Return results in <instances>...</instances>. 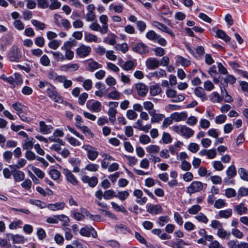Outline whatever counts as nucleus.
Returning <instances> with one entry per match:
<instances>
[{
    "label": "nucleus",
    "instance_id": "obj_1",
    "mask_svg": "<svg viewBox=\"0 0 248 248\" xmlns=\"http://www.w3.org/2000/svg\"><path fill=\"white\" fill-rule=\"evenodd\" d=\"M82 148L87 152L88 158L91 161H94L98 156L99 153L97 149L89 144L84 145Z\"/></svg>",
    "mask_w": 248,
    "mask_h": 248
},
{
    "label": "nucleus",
    "instance_id": "obj_2",
    "mask_svg": "<svg viewBox=\"0 0 248 248\" xmlns=\"http://www.w3.org/2000/svg\"><path fill=\"white\" fill-rule=\"evenodd\" d=\"M166 94L168 98H171L172 102H180L184 100L185 97L182 94H177L176 91L168 87L166 91Z\"/></svg>",
    "mask_w": 248,
    "mask_h": 248
},
{
    "label": "nucleus",
    "instance_id": "obj_3",
    "mask_svg": "<svg viewBox=\"0 0 248 248\" xmlns=\"http://www.w3.org/2000/svg\"><path fill=\"white\" fill-rule=\"evenodd\" d=\"M205 184H202L200 181H193L191 183L187 188V192L189 194H192L202 191Z\"/></svg>",
    "mask_w": 248,
    "mask_h": 248
},
{
    "label": "nucleus",
    "instance_id": "obj_4",
    "mask_svg": "<svg viewBox=\"0 0 248 248\" xmlns=\"http://www.w3.org/2000/svg\"><path fill=\"white\" fill-rule=\"evenodd\" d=\"M76 51L77 56L81 58H84L90 54L91 51V47L82 44L77 48Z\"/></svg>",
    "mask_w": 248,
    "mask_h": 248
},
{
    "label": "nucleus",
    "instance_id": "obj_5",
    "mask_svg": "<svg viewBox=\"0 0 248 248\" xmlns=\"http://www.w3.org/2000/svg\"><path fill=\"white\" fill-rule=\"evenodd\" d=\"M62 173L69 183L74 186L78 185V181L70 170L67 169H63Z\"/></svg>",
    "mask_w": 248,
    "mask_h": 248
},
{
    "label": "nucleus",
    "instance_id": "obj_6",
    "mask_svg": "<svg viewBox=\"0 0 248 248\" xmlns=\"http://www.w3.org/2000/svg\"><path fill=\"white\" fill-rule=\"evenodd\" d=\"M27 108L20 103H16V114H17L21 120L26 122L28 121V118L26 116L25 112Z\"/></svg>",
    "mask_w": 248,
    "mask_h": 248
},
{
    "label": "nucleus",
    "instance_id": "obj_7",
    "mask_svg": "<svg viewBox=\"0 0 248 248\" xmlns=\"http://www.w3.org/2000/svg\"><path fill=\"white\" fill-rule=\"evenodd\" d=\"M95 87L97 90L95 92V95L99 97H102L107 95L108 91L105 89V85L101 82H96L95 84Z\"/></svg>",
    "mask_w": 248,
    "mask_h": 248
},
{
    "label": "nucleus",
    "instance_id": "obj_8",
    "mask_svg": "<svg viewBox=\"0 0 248 248\" xmlns=\"http://www.w3.org/2000/svg\"><path fill=\"white\" fill-rule=\"evenodd\" d=\"M48 96L54 101L61 103L63 99L62 97L53 89H48L46 91Z\"/></svg>",
    "mask_w": 248,
    "mask_h": 248
},
{
    "label": "nucleus",
    "instance_id": "obj_9",
    "mask_svg": "<svg viewBox=\"0 0 248 248\" xmlns=\"http://www.w3.org/2000/svg\"><path fill=\"white\" fill-rule=\"evenodd\" d=\"M135 90L140 96H145L148 91V87L143 83H139L135 85Z\"/></svg>",
    "mask_w": 248,
    "mask_h": 248
},
{
    "label": "nucleus",
    "instance_id": "obj_10",
    "mask_svg": "<svg viewBox=\"0 0 248 248\" xmlns=\"http://www.w3.org/2000/svg\"><path fill=\"white\" fill-rule=\"evenodd\" d=\"M147 212L152 215L161 214L163 209L160 204H149L146 205Z\"/></svg>",
    "mask_w": 248,
    "mask_h": 248
},
{
    "label": "nucleus",
    "instance_id": "obj_11",
    "mask_svg": "<svg viewBox=\"0 0 248 248\" xmlns=\"http://www.w3.org/2000/svg\"><path fill=\"white\" fill-rule=\"evenodd\" d=\"M132 50L140 54H147L149 52L148 47L143 43H139L133 47Z\"/></svg>",
    "mask_w": 248,
    "mask_h": 248
},
{
    "label": "nucleus",
    "instance_id": "obj_12",
    "mask_svg": "<svg viewBox=\"0 0 248 248\" xmlns=\"http://www.w3.org/2000/svg\"><path fill=\"white\" fill-rule=\"evenodd\" d=\"M133 195L138 199L136 201L138 203L143 205L146 202L147 198L146 197H142L143 192L141 190L135 189L133 192Z\"/></svg>",
    "mask_w": 248,
    "mask_h": 248
},
{
    "label": "nucleus",
    "instance_id": "obj_13",
    "mask_svg": "<svg viewBox=\"0 0 248 248\" xmlns=\"http://www.w3.org/2000/svg\"><path fill=\"white\" fill-rule=\"evenodd\" d=\"M16 166L9 165L8 168H4L3 170V173L4 177L6 179L10 178L12 175L16 179Z\"/></svg>",
    "mask_w": 248,
    "mask_h": 248
},
{
    "label": "nucleus",
    "instance_id": "obj_14",
    "mask_svg": "<svg viewBox=\"0 0 248 248\" xmlns=\"http://www.w3.org/2000/svg\"><path fill=\"white\" fill-rule=\"evenodd\" d=\"M86 106L90 110L94 112H99L101 110V104L98 101H94L91 104L88 101Z\"/></svg>",
    "mask_w": 248,
    "mask_h": 248
},
{
    "label": "nucleus",
    "instance_id": "obj_15",
    "mask_svg": "<svg viewBox=\"0 0 248 248\" xmlns=\"http://www.w3.org/2000/svg\"><path fill=\"white\" fill-rule=\"evenodd\" d=\"M159 64V62L154 58H148L145 62L147 68L150 70H153L157 68Z\"/></svg>",
    "mask_w": 248,
    "mask_h": 248
},
{
    "label": "nucleus",
    "instance_id": "obj_16",
    "mask_svg": "<svg viewBox=\"0 0 248 248\" xmlns=\"http://www.w3.org/2000/svg\"><path fill=\"white\" fill-rule=\"evenodd\" d=\"M53 127L51 125H46L44 121L39 122L40 132L44 134H48L50 133Z\"/></svg>",
    "mask_w": 248,
    "mask_h": 248
},
{
    "label": "nucleus",
    "instance_id": "obj_17",
    "mask_svg": "<svg viewBox=\"0 0 248 248\" xmlns=\"http://www.w3.org/2000/svg\"><path fill=\"white\" fill-rule=\"evenodd\" d=\"M150 115L151 116V122L153 124L159 123L165 118L164 114L156 113L155 110H152V112H150Z\"/></svg>",
    "mask_w": 248,
    "mask_h": 248
},
{
    "label": "nucleus",
    "instance_id": "obj_18",
    "mask_svg": "<svg viewBox=\"0 0 248 248\" xmlns=\"http://www.w3.org/2000/svg\"><path fill=\"white\" fill-rule=\"evenodd\" d=\"M195 95L200 98L202 102L207 99V95L204 91V89L201 87H196L194 91Z\"/></svg>",
    "mask_w": 248,
    "mask_h": 248
},
{
    "label": "nucleus",
    "instance_id": "obj_19",
    "mask_svg": "<svg viewBox=\"0 0 248 248\" xmlns=\"http://www.w3.org/2000/svg\"><path fill=\"white\" fill-rule=\"evenodd\" d=\"M172 119L175 122L185 121L187 119V115L186 112H175L171 114Z\"/></svg>",
    "mask_w": 248,
    "mask_h": 248
},
{
    "label": "nucleus",
    "instance_id": "obj_20",
    "mask_svg": "<svg viewBox=\"0 0 248 248\" xmlns=\"http://www.w3.org/2000/svg\"><path fill=\"white\" fill-rule=\"evenodd\" d=\"M65 206L64 202H57L55 203L48 204L46 207L50 210L57 211L63 210Z\"/></svg>",
    "mask_w": 248,
    "mask_h": 248
},
{
    "label": "nucleus",
    "instance_id": "obj_21",
    "mask_svg": "<svg viewBox=\"0 0 248 248\" xmlns=\"http://www.w3.org/2000/svg\"><path fill=\"white\" fill-rule=\"evenodd\" d=\"M86 62L88 66L89 70L92 72L102 67V65L101 64L95 61H94L92 59L87 61Z\"/></svg>",
    "mask_w": 248,
    "mask_h": 248
},
{
    "label": "nucleus",
    "instance_id": "obj_22",
    "mask_svg": "<svg viewBox=\"0 0 248 248\" xmlns=\"http://www.w3.org/2000/svg\"><path fill=\"white\" fill-rule=\"evenodd\" d=\"M194 134V131L191 128L186 126L182 125V129L181 135L186 139H188Z\"/></svg>",
    "mask_w": 248,
    "mask_h": 248
},
{
    "label": "nucleus",
    "instance_id": "obj_23",
    "mask_svg": "<svg viewBox=\"0 0 248 248\" xmlns=\"http://www.w3.org/2000/svg\"><path fill=\"white\" fill-rule=\"evenodd\" d=\"M100 22L102 24V31L107 33L108 30V17L106 15H103L99 17Z\"/></svg>",
    "mask_w": 248,
    "mask_h": 248
},
{
    "label": "nucleus",
    "instance_id": "obj_24",
    "mask_svg": "<svg viewBox=\"0 0 248 248\" xmlns=\"http://www.w3.org/2000/svg\"><path fill=\"white\" fill-rule=\"evenodd\" d=\"M69 163L73 167V172H78L80 171L79 166L80 164V160L78 158H71L69 159Z\"/></svg>",
    "mask_w": 248,
    "mask_h": 248
},
{
    "label": "nucleus",
    "instance_id": "obj_25",
    "mask_svg": "<svg viewBox=\"0 0 248 248\" xmlns=\"http://www.w3.org/2000/svg\"><path fill=\"white\" fill-rule=\"evenodd\" d=\"M137 65L136 60H129L126 61L122 66V67L124 70L129 71L133 70Z\"/></svg>",
    "mask_w": 248,
    "mask_h": 248
},
{
    "label": "nucleus",
    "instance_id": "obj_26",
    "mask_svg": "<svg viewBox=\"0 0 248 248\" xmlns=\"http://www.w3.org/2000/svg\"><path fill=\"white\" fill-rule=\"evenodd\" d=\"M234 210L239 215H242L247 213L248 209L246 206H245L244 203H241L239 204L234 206Z\"/></svg>",
    "mask_w": 248,
    "mask_h": 248
},
{
    "label": "nucleus",
    "instance_id": "obj_27",
    "mask_svg": "<svg viewBox=\"0 0 248 248\" xmlns=\"http://www.w3.org/2000/svg\"><path fill=\"white\" fill-rule=\"evenodd\" d=\"M117 113V110L114 108H109L107 114L109 117V120L111 123L114 124L116 121V115Z\"/></svg>",
    "mask_w": 248,
    "mask_h": 248
},
{
    "label": "nucleus",
    "instance_id": "obj_28",
    "mask_svg": "<svg viewBox=\"0 0 248 248\" xmlns=\"http://www.w3.org/2000/svg\"><path fill=\"white\" fill-rule=\"evenodd\" d=\"M77 41L74 39L70 38L68 41L63 43L62 49H71V48L77 45Z\"/></svg>",
    "mask_w": 248,
    "mask_h": 248
},
{
    "label": "nucleus",
    "instance_id": "obj_29",
    "mask_svg": "<svg viewBox=\"0 0 248 248\" xmlns=\"http://www.w3.org/2000/svg\"><path fill=\"white\" fill-rule=\"evenodd\" d=\"M232 214V211L231 209L220 210L218 212V217L221 218H228Z\"/></svg>",
    "mask_w": 248,
    "mask_h": 248
},
{
    "label": "nucleus",
    "instance_id": "obj_30",
    "mask_svg": "<svg viewBox=\"0 0 248 248\" xmlns=\"http://www.w3.org/2000/svg\"><path fill=\"white\" fill-rule=\"evenodd\" d=\"M217 36L226 42H228L231 40V38L222 30L217 29L216 31Z\"/></svg>",
    "mask_w": 248,
    "mask_h": 248
},
{
    "label": "nucleus",
    "instance_id": "obj_31",
    "mask_svg": "<svg viewBox=\"0 0 248 248\" xmlns=\"http://www.w3.org/2000/svg\"><path fill=\"white\" fill-rule=\"evenodd\" d=\"M217 235L222 239H228L230 237V232H227L222 228L217 230Z\"/></svg>",
    "mask_w": 248,
    "mask_h": 248
},
{
    "label": "nucleus",
    "instance_id": "obj_32",
    "mask_svg": "<svg viewBox=\"0 0 248 248\" xmlns=\"http://www.w3.org/2000/svg\"><path fill=\"white\" fill-rule=\"evenodd\" d=\"M222 79L225 83L224 86L225 87L228 86V84H233L236 81V78L232 75H227L225 77L222 78Z\"/></svg>",
    "mask_w": 248,
    "mask_h": 248
},
{
    "label": "nucleus",
    "instance_id": "obj_33",
    "mask_svg": "<svg viewBox=\"0 0 248 248\" xmlns=\"http://www.w3.org/2000/svg\"><path fill=\"white\" fill-rule=\"evenodd\" d=\"M101 155L104 158L101 162V167L103 169H107L108 167V162H106V160H114V159L110 155L105 153L102 154Z\"/></svg>",
    "mask_w": 248,
    "mask_h": 248
},
{
    "label": "nucleus",
    "instance_id": "obj_34",
    "mask_svg": "<svg viewBox=\"0 0 248 248\" xmlns=\"http://www.w3.org/2000/svg\"><path fill=\"white\" fill-rule=\"evenodd\" d=\"M176 63L184 67H187L191 63L189 60L185 59L181 56H178L177 57Z\"/></svg>",
    "mask_w": 248,
    "mask_h": 248
},
{
    "label": "nucleus",
    "instance_id": "obj_35",
    "mask_svg": "<svg viewBox=\"0 0 248 248\" xmlns=\"http://www.w3.org/2000/svg\"><path fill=\"white\" fill-rule=\"evenodd\" d=\"M85 40L87 42H98V38L95 35H94L91 33H87L85 34L84 36Z\"/></svg>",
    "mask_w": 248,
    "mask_h": 248
},
{
    "label": "nucleus",
    "instance_id": "obj_36",
    "mask_svg": "<svg viewBox=\"0 0 248 248\" xmlns=\"http://www.w3.org/2000/svg\"><path fill=\"white\" fill-rule=\"evenodd\" d=\"M146 151L150 154H158L160 151V148L156 145H150L146 147Z\"/></svg>",
    "mask_w": 248,
    "mask_h": 248
},
{
    "label": "nucleus",
    "instance_id": "obj_37",
    "mask_svg": "<svg viewBox=\"0 0 248 248\" xmlns=\"http://www.w3.org/2000/svg\"><path fill=\"white\" fill-rule=\"evenodd\" d=\"M92 230H93V228L92 226L82 228L79 231V233L82 236L89 237L91 235Z\"/></svg>",
    "mask_w": 248,
    "mask_h": 248
},
{
    "label": "nucleus",
    "instance_id": "obj_38",
    "mask_svg": "<svg viewBox=\"0 0 248 248\" xmlns=\"http://www.w3.org/2000/svg\"><path fill=\"white\" fill-rule=\"evenodd\" d=\"M161 88L158 85H155L151 86L150 89V93L152 96H155L161 93Z\"/></svg>",
    "mask_w": 248,
    "mask_h": 248
},
{
    "label": "nucleus",
    "instance_id": "obj_39",
    "mask_svg": "<svg viewBox=\"0 0 248 248\" xmlns=\"http://www.w3.org/2000/svg\"><path fill=\"white\" fill-rule=\"evenodd\" d=\"M210 99L213 103H220L222 100V98L216 92H214L210 94Z\"/></svg>",
    "mask_w": 248,
    "mask_h": 248
},
{
    "label": "nucleus",
    "instance_id": "obj_40",
    "mask_svg": "<svg viewBox=\"0 0 248 248\" xmlns=\"http://www.w3.org/2000/svg\"><path fill=\"white\" fill-rule=\"evenodd\" d=\"M116 197V194L115 191L112 189H109L104 192L103 194V198L105 200H108Z\"/></svg>",
    "mask_w": 248,
    "mask_h": 248
},
{
    "label": "nucleus",
    "instance_id": "obj_41",
    "mask_svg": "<svg viewBox=\"0 0 248 248\" xmlns=\"http://www.w3.org/2000/svg\"><path fill=\"white\" fill-rule=\"evenodd\" d=\"M49 1L50 2L49 8L51 10L59 9L61 6V3L59 1V0H49Z\"/></svg>",
    "mask_w": 248,
    "mask_h": 248
},
{
    "label": "nucleus",
    "instance_id": "obj_42",
    "mask_svg": "<svg viewBox=\"0 0 248 248\" xmlns=\"http://www.w3.org/2000/svg\"><path fill=\"white\" fill-rule=\"evenodd\" d=\"M115 230L117 233L121 234H126L127 232H129L127 227L123 224L117 225L115 226Z\"/></svg>",
    "mask_w": 248,
    "mask_h": 248
},
{
    "label": "nucleus",
    "instance_id": "obj_43",
    "mask_svg": "<svg viewBox=\"0 0 248 248\" xmlns=\"http://www.w3.org/2000/svg\"><path fill=\"white\" fill-rule=\"evenodd\" d=\"M129 196V193L127 191H119L116 194V197L120 200L123 201L125 200Z\"/></svg>",
    "mask_w": 248,
    "mask_h": 248
},
{
    "label": "nucleus",
    "instance_id": "obj_44",
    "mask_svg": "<svg viewBox=\"0 0 248 248\" xmlns=\"http://www.w3.org/2000/svg\"><path fill=\"white\" fill-rule=\"evenodd\" d=\"M170 221V218L168 216H160L158 218L157 223L160 226L162 227Z\"/></svg>",
    "mask_w": 248,
    "mask_h": 248
},
{
    "label": "nucleus",
    "instance_id": "obj_45",
    "mask_svg": "<svg viewBox=\"0 0 248 248\" xmlns=\"http://www.w3.org/2000/svg\"><path fill=\"white\" fill-rule=\"evenodd\" d=\"M227 174L229 179L233 178L236 174V170L234 165L230 166L227 170Z\"/></svg>",
    "mask_w": 248,
    "mask_h": 248
},
{
    "label": "nucleus",
    "instance_id": "obj_46",
    "mask_svg": "<svg viewBox=\"0 0 248 248\" xmlns=\"http://www.w3.org/2000/svg\"><path fill=\"white\" fill-rule=\"evenodd\" d=\"M111 205L112 208L117 212H122L124 213L126 212L125 208L123 205H119L114 202H111Z\"/></svg>",
    "mask_w": 248,
    "mask_h": 248
},
{
    "label": "nucleus",
    "instance_id": "obj_47",
    "mask_svg": "<svg viewBox=\"0 0 248 248\" xmlns=\"http://www.w3.org/2000/svg\"><path fill=\"white\" fill-rule=\"evenodd\" d=\"M61 40H52L48 43V46L53 49H57L61 45Z\"/></svg>",
    "mask_w": 248,
    "mask_h": 248
},
{
    "label": "nucleus",
    "instance_id": "obj_48",
    "mask_svg": "<svg viewBox=\"0 0 248 248\" xmlns=\"http://www.w3.org/2000/svg\"><path fill=\"white\" fill-rule=\"evenodd\" d=\"M50 53L53 55V57L57 61H64V55L60 51H52Z\"/></svg>",
    "mask_w": 248,
    "mask_h": 248
},
{
    "label": "nucleus",
    "instance_id": "obj_49",
    "mask_svg": "<svg viewBox=\"0 0 248 248\" xmlns=\"http://www.w3.org/2000/svg\"><path fill=\"white\" fill-rule=\"evenodd\" d=\"M90 28L93 31H99L103 34L107 33L106 32H103L102 31V27H101L100 25L96 22L92 23L90 26Z\"/></svg>",
    "mask_w": 248,
    "mask_h": 248
},
{
    "label": "nucleus",
    "instance_id": "obj_50",
    "mask_svg": "<svg viewBox=\"0 0 248 248\" xmlns=\"http://www.w3.org/2000/svg\"><path fill=\"white\" fill-rule=\"evenodd\" d=\"M49 175L55 180H58L61 177V172L56 169H52L49 171Z\"/></svg>",
    "mask_w": 248,
    "mask_h": 248
},
{
    "label": "nucleus",
    "instance_id": "obj_51",
    "mask_svg": "<svg viewBox=\"0 0 248 248\" xmlns=\"http://www.w3.org/2000/svg\"><path fill=\"white\" fill-rule=\"evenodd\" d=\"M109 10H113L115 13H121L123 12L124 7L123 5H115L111 4L109 7Z\"/></svg>",
    "mask_w": 248,
    "mask_h": 248
},
{
    "label": "nucleus",
    "instance_id": "obj_52",
    "mask_svg": "<svg viewBox=\"0 0 248 248\" xmlns=\"http://www.w3.org/2000/svg\"><path fill=\"white\" fill-rule=\"evenodd\" d=\"M99 168V165L96 164H94L92 163H90L88 164L86 167L85 169L89 171L92 172H96L98 170Z\"/></svg>",
    "mask_w": 248,
    "mask_h": 248
},
{
    "label": "nucleus",
    "instance_id": "obj_53",
    "mask_svg": "<svg viewBox=\"0 0 248 248\" xmlns=\"http://www.w3.org/2000/svg\"><path fill=\"white\" fill-rule=\"evenodd\" d=\"M64 50L65 54L64 55V60H71L74 57V52L71 49H63Z\"/></svg>",
    "mask_w": 248,
    "mask_h": 248
},
{
    "label": "nucleus",
    "instance_id": "obj_54",
    "mask_svg": "<svg viewBox=\"0 0 248 248\" xmlns=\"http://www.w3.org/2000/svg\"><path fill=\"white\" fill-rule=\"evenodd\" d=\"M153 77L156 78H160L166 77L167 74L164 70L159 69L158 71H155L152 74Z\"/></svg>",
    "mask_w": 248,
    "mask_h": 248
},
{
    "label": "nucleus",
    "instance_id": "obj_55",
    "mask_svg": "<svg viewBox=\"0 0 248 248\" xmlns=\"http://www.w3.org/2000/svg\"><path fill=\"white\" fill-rule=\"evenodd\" d=\"M33 147V143L31 140H30L28 138L26 139L24 142L22 143L23 149L29 150L31 149Z\"/></svg>",
    "mask_w": 248,
    "mask_h": 248
},
{
    "label": "nucleus",
    "instance_id": "obj_56",
    "mask_svg": "<svg viewBox=\"0 0 248 248\" xmlns=\"http://www.w3.org/2000/svg\"><path fill=\"white\" fill-rule=\"evenodd\" d=\"M158 35L155 31L151 30L148 31L146 34V37L149 40L152 41H156L158 38Z\"/></svg>",
    "mask_w": 248,
    "mask_h": 248
},
{
    "label": "nucleus",
    "instance_id": "obj_57",
    "mask_svg": "<svg viewBox=\"0 0 248 248\" xmlns=\"http://www.w3.org/2000/svg\"><path fill=\"white\" fill-rule=\"evenodd\" d=\"M238 173L242 179L248 181V171L244 168H241L239 170Z\"/></svg>",
    "mask_w": 248,
    "mask_h": 248
},
{
    "label": "nucleus",
    "instance_id": "obj_58",
    "mask_svg": "<svg viewBox=\"0 0 248 248\" xmlns=\"http://www.w3.org/2000/svg\"><path fill=\"white\" fill-rule=\"evenodd\" d=\"M195 218L199 221L206 224L208 222V219L203 213H200Z\"/></svg>",
    "mask_w": 248,
    "mask_h": 248
},
{
    "label": "nucleus",
    "instance_id": "obj_59",
    "mask_svg": "<svg viewBox=\"0 0 248 248\" xmlns=\"http://www.w3.org/2000/svg\"><path fill=\"white\" fill-rule=\"evenodd\" d=\"M115 47L116 50H120L124 53H126L128 50V46L126 43L118 44Z\"/></svg>",
    "mask_w": 248,
    "mask_h": 248
},
{
    "label": "nucleus",
    "instance_id": "obj_60",
    "mask_svg": "<svg viewBox=\"0 0 248 248\" xmlns=\"http://www.w3.org/2000/svg\"><path fill=\"white\" fill-rule=\"evenodd\" d=\"M79 129L85 135L93 138L94 134L92 132L90 129L85 125H82Z\"/></svg>",
    "mask_w": 248,
    "mask_h": 248
},
{
    "label": "nucleus",
    "instance_id": "obj_61",
    "mask_svg": "<svg viewBox=\"0 0 248 248\" xmlns=\"http://www.w3.org/2000/svg\"><path fill=\"white\" fill-rule=\"evenodd\" d=\"M31 170L33 171L34 174L37 176L40 179H43L45 177V173L39 168L35 167H32Z\"/></svg>",
    "mask_w": 248,
    "mask_h": 248
},
{
    "label": "nucleus",
    "instance_id": "obj_62",
    "mask_svg": "<svg viewBox=\"0 0 248 248\" xmlns=\"http://www.w3.org/2000/svg\"><path fill=\"white\" fill-rule=\"evenodd\" d=\"M226 204H227L224 200L219 199L215 201L214 203V207L216 208L219 209L225 207Z\"/></svg>",
    "mask_w": 248,
    "mask_h": 248
},
{
    "label": "nucleus",
    "instance_id": "obj_63",
    "mask_svg": "<svg viewBox=\"0 0 248 248\" xmlns=\"http://www.w3.org/2000/svg\"><path fill=\"white\" fill-rule=\"evenodd\" d=\"M187 148L191 152L196 153L199 150V146L196 143H190L188 145Z\"/></svg>",
    "mask_w": 248,
    "mask_h": 248
},
{
    "label": "nucleus",
    "instance_id": "obj_64",
    "mask_svg": "<svg viewBox=\"0 0 248 248\" xmlns=\"http://www.w3.org/2000/svg\"><path fill=\"white\" fill-rule=\"evenodd\" d=\"M201 209V207L199 205H193L188 210V212L190 214L195 215L198 213Z\"/></svg>",
    "mask_w": 248,
    "mask_h": 248
}]
</instances>
